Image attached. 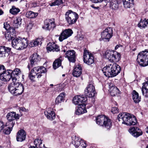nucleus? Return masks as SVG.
<instances>
[{
	"label": "nucleus",
	"instance_id": "6",
	"mask_svg": "<svg viewBox=\"0 0 148 148\" xmlns=\"http://www.w3.org/2000/svg\"><path fill=\"white\" fill-rule=\"evenodd\" d=\"M137 61L142 66H145L148 65V51L147 49H145L138 54Z\"/></svg>",
	"mask_w": 148,
	"mask_h": 148
},
{
	"label": "nucleus",
	"instance_id": "63",
	"mask_svg": "<svg viewBox=\"0 0 148 148\" xmlns=\"http://www.w3.org/2000/svg\"><path fill=\"white\" fill-rule=\"evenodd\" d=\"M90 0L91 1V0Z\"/></svg>",
	"mask_w": 148,
	"mask_h": 148
},
{
	"label": "nucleus",
	"instance_id": "50",
	"mask_svg": "<svg viewBox=\"0 0 148 148\" xmlns=\"http://www.w3.org/2000/svg\"><path fill=\"white\" fill-rule=\"evenodd\" d=\"M103 0H91L94 3H97L99 2H101L103 1Z\"/></svg>",
	"mask_w": 148,
	"mask_h": 148
},
{
	"label": "nucleus",
	"instance_id": "53",
	"mask_svg": "<svg viewBox=\"0 0 148 148\" xmlns=\"http://www.w3.org/2000/svg\"><path fill=\"white\" fill-rule=\"evenodd\" d=\"M3 13V12L0 9V15H2Z\"/></svg>",
	"mask_w": 148,
	"mask_h": 148
},
{
	"label": "nucleus",
	"instance_id": "52",
	"mask_svg": "<svg viewBox=\"0 0 148 148\" xmlns=\"http://www.w3.org/2000/svg\"><path fill=\"white\" fill-rule=\"evenodd\" d=\"M20 110L23 111H25L26 110V109L24 107H21L20 108Z\"/></svg>",
	"mask_w": 148,
	"mask_h": 148
},
{
	"label": "nucleus",
	"instance_id": "24",
	"mask_svg": "<svg viewBox=\"0 0 148 148\" xmlns=\"http://www.w3.org/2000/svg\"><path fill=\"white\" fill-rule=\"evenodd\" d=\"M44 114L47 118L50 120H53L55 118V114L51 108H48L45 111Z\"/></svg>",
	"mask_w": 148,
	"mask_h": 148
},
{
	"label": "nucleus",
	"instance_id": "7",
	"mask_svg": "<svg viewBox=\"0 0 148 148\" xmlns=\"http://www.w3.org/2000/svg\"><path fill=\"white\" fill-rule=\"evenodd\" d=\"M65 19L69 25L75 23L79 18L78 14L71 10H68L65 14Z\"/></svg>",
	"mask_w": 148,
	"mask_h": 148
},
{
	"label": "nucleus",
	"instance_id": "22",
	"mask_svg": "<svg viewBox=\"0 0 148 148\" xmlns=\"http://www.w3.org/2000/svg\"><path fill=\"white\" fill-rule=\"evenodd\" d=\"M11 49L4 46H0V58L8 56L11 51Z\"/></svg>",
	"mask_w": 148,
	"mask_h": 148
},
{
	"label": "nucleus",
	"instance_id": "13",
	"mask_svg": "<svg viewBox=\"0 0 148 148\" xmlns=\"http://www.w3.org/2000/svg\"><path fill=\"white\" fill-rule=\"evenodd\" d=\"M22 19L20 17L17 18L15 19L13 21V25L14 28L11 27L8 31L7 32H10V34L15 36V30L14 28H17L20 26L21 24Z\"/></svg>",
	"mask_w": 148,
	"mask_h": 148
},
{
	"label": "nucleus",
	"instance_id": "4",
	"mask_svg": "<svg viewBox=\"0 0 148 148\" xmlns=\"http://www.w3.org/2000/svg\"><path fill=\"white\" fill-rule=\"evenodd\" d=\"M28 45V42L27 39L25 38H14L12 42V47L19 50L24 49L27 47Z\"/></svg>",
	"mask_w": 148,
	"mask_h": 148
},
{
	"label": "nucleus",
	"instance_id": "9",
	"mask_svg": "<svg viewBox=\"0 0 148 148\" xmlns=\"http://www.w3.org/2000/svg\"><path fill=\"white\" fill-rule=\"evenodd\" d=\"M6 118L8 121L6 123L7 125H9L11 124L12 127H13L15 122L19 118V114H16L13 112H11L7 114Z\"/></svg>",
	"mask_w": 148,
	"mask_h": 148
},
{
	"label": "nucleus",
	"instance_id": "36",
	"mask_svg": "<svg viewBox=\"0 0 148 148\" xmlns=\"http://www.w3.org/2000/svg\"><path fill=\"white\" fill-rule=\"evenodd\" d=\"M62 60L60 58L56 60L53 62V69H56L61 65Z\"/></svg>",
	"mask_w": 148,
	"mask_h": 148
},
{
	"label": "nucleus",
	"instance_id": "20",
	"mask_svg": "<svg viewBox=\"0 0 148 148\" xmlns=\"http://www.w3.org/2000/svg\"><path fill=\"white\" fill-rule=\"evenodd\" d=\"M65 58H67L70 62H75L76 61V55L75 52L73 50H69L65 53Z\"/></svg>",
	"mask_w": 148,
	"mask_h": 148
},
{
	"label": "nucleus",
	"instance_id": "33",
	"mask_svg": "<svg viewBox=\"0 0 148 148\" xmlns=\"http://www.w3.org/2000/svg\"><path fill=\"white\" fill-rule=\"evenodd\" d=\"M109 5L111 9L115 10H117L119 6V4L118 1L115 0L112 1V2H110Z\"/></svg>",
	"mask_w": 148,
	"mask_h": 148
},
{
	"label": "nucleus",
	"instance_id": "29",
	"mask_svg": "<svg viewBox=\"0 0 148 148\" xmlns=\"http://www.w3.org/2000/svg\"><path fill=\"white\" fill-rule=\"evenodd\" d=\"M141 90L143 95L145 97L148 98V82L143 83Z\"/></svg>",
	"mask_w": 148,
	"mask_h": 148
},
{
	"label": "nucleus",
	"instance_id": "39",
	"mask_svg": "<svg viewBox=\"0 0 148 148\" xmlns=\"http://www.w3.org/2000/svg\"><path fill=\"white\" fill-rule=\"evenodd\" d=\"M38 14L37 13H35L31 11H28L26 13V16L27 18H33L36 17Z\"/></svg>",
	"mask_w": 148,
	"mask_h": 148
},
{
	"label": "nucleus",
	"instance_id": "57",
	"mask_svg": "<svg viewBox=\"0 0 148 148\" xmlns=\"http://www.w3.org/2000/svg\"><path fill=\"white\" fill-rule=\"evenodd\" d=\"M2 84V82H0V86H1Z\"/></svg>",
	"mask_w": 148,
	"mask_h": 148
},
{
	"label": "nucleus",
	"instance_id": "58",
	"mask_svg": "<svg viewBox=\"0 0 148 148\" xmlns=\"http://www.w3.org/2000/svg\"><path fill=\"white\" fill-rule=\"evenodd\" d=\"M63 51L64 52V53H65V52L66 53V51L65 49H64Z\"/></svg>",
	"mask_w": 148,
	"mask_h": 148
},
{
	"label": "nucleus",
	"instance_id": "18",
	"mask_svg": "<svg viewBox=\"0 0 148 148\" xmlns=\"http://www.w3.org/2000/svg\"><path fill=\"white\" fill-rule=\"evenodd\" d=\"M129 132L134 137L137 138L143 134L142 130L138 127L134 126L131 127L129 129Z\"/></svg>",
	"mask_w": 148,
	"mask_h": 148
},
{
	"label": "nucleus",
	"instance_id": "25",
	"mask_svg": "<svg viewBox=\"0 0 148 148\" xmlns=\"http://www.w3.org/2000/svg\"><path fill=\"white\" fill-rule=\"evenodd\" d=\"M47 49L48 51L58 52L60 50L59 47L54 42H49L47 46Z\"/></svg>",
	"mask_w": 148,
	"mask_h": 148
},
{
	"label": "nucleus",
	"instance_id": "8",
	"mask_svg": "<svg viewBox=\"0 0 148 148\" xmlns=\"http://www.w3.org/2000/svg\"><path fill=\"white\" fill-rule=\"evenodd\" d=\"M104 56L105 58L112 62H118L121 59V56L120 53L113 51H106Z\"/></svg>",
	"mask_w": 148,
	"mask_h": 148
},
{
	"label": "nucleus",
	"instance_id": "16",
	"mask_svg": "<svg viewBox=\"0 0 148 148\" xmlns=\"http://www.w3.org/2000/svg\"><path fill=\"white\" fill-rule=\"evenodd\" d=\"M40 60L39 56L36 53L33 54L29 58L30 63L27 66L29 70L32 67L33 65L36 64L37 62L39 61Z\"/></svg>",
	"mask_w": 148,
	"mask_h": 148
},
{
	"label": "nucleus",
	"instance_id": "5",
	"mask_svg": "<svg viewBox=\"0 0 148 148\" xmlns=\"http://www.w3.org/2000/svg\"><path fill=\"white\" fill-rule=\"evenodd\" d=\"M46 72V69L43 66L35 67L32 69L29 77L31 80L34 81L35 76H37L38 78H40L42 75V73H44Z\"/></svg>",
	"mask_w": 148,
	"mask_h": 148
},
{
	"label": "nucleus",
	"instance_id": "40",
	"mask_svg": "<svg viewBox=\"0 0 148 148\" xmlns=\"http://www.w3.org/2000/svg\"><path fill=\"white\" fill-rule=\"evenodd\" d=\"M20 11V9L14 6H12V8L10 10V12L13 15L17 14Z\"/></svg>",
	"mask_w": 148,
	"mask_h": 148
},
{
	"label": "nucleus",
	"instance_id": "28",
	"mask_svg": "<svg viewBox=\"0 0 148 148\" xmlns=\"http://www.w3.org/2000/svg\"><path fill=\"white\" fill-rule=\"evenodd\" d=\"M86 105L85 103L78 106V108L76 111V114L79 115L86 113L87 111L85 109Z\"/></svg>",
	"mask_w": 148,
	"mask_h": 148
},
{
	"label": "nucleus",
	"instance_id": "59",
	"mask_svg": "<svg viewBox=\"0 0 148 148\" xmlns=\"http://www.w3.org/2000/svg\"><path fill=\"white\" fill-rule=\"evenodd\" d=\"M50 86H53V84H50Z\"/></svg>",
	"mask_w": 148,
	"mask_h": 148
},
{
	"label": "nucleus",
	"instance_id": "3",
	"mask_svg": "<svg viewBox=\"0 0 148 148\" xmlns=\"http://www.w3.org/2000/svg\"><path fill=\"white\" fill-rule=\"evenodd\" d=\"M117 118L119 121L128 126L134 125L137 123L135 116L128 113H120L118 115Z\"/></svg>",
	"mask_w": 148,
	"mask_h": 148
},
{
	"label": "nucleus",
	"instance_id": "46",
	"mask_svg": "<svg viewBox=\"0 0 148 148\" xmlns=\"http://www.w3.org/2000/svg\"><path fill=\"white\" fill-rule=\"evenodd\" d=\"M119 110L116 107H114L112 108L111 112L113 114L116 113L118 112Z\"/></svg>",
	"mask_w": 148,
	"mask_h": 148
},
{
	"label": "nucleus",
	"instance_id": "41",
	"mask_svg": "<svg viewBox=\"0 0 148 148\" xmlns=\"http://www.w3.org/2000/svg\"><path fill=\"white\" fill-rule=\"evenodd\" d=\"M41 39L40 38H37L34 40H33L31 42L32 47H35L39 45L42 44Z\"/></svg>",
	"mask_w": 148,
	"mask_h": 148
},
{
	"label": "nucleus",
	"instance_id": "51",
	"mask_svg": "<svg viewBox=\"0 0 148 148\" xmlns=\"http://www.w3.org/2000/svg\"><path fill=\"white\" fill-rule=\"evenodd\" d=\"M38 6V4L36 2H34L32 3V7L35 8Z\"/></svg>",
	"mask_w": 148,
	"mask_h": 148
},
{
	"label": "nucleus",
	"instance_id": "47",
	"mask_svg": "<svg viewBox=\"0 0 148 148\" xmlns=\"http://www.w3.org/2000/svg\"><path fill=\"white\" fill-rule=\"evenodd\" d=\"M5 67L3 65H0V75L4 72Z\"/></svg>",
	"mask_w": 148,
	"mask_h": 148
},
{
	"label": "nucleus",
	"instance_id": "56",
	"mask_svg": "<svg viewBox=\"0 0 148 148\" xmlns=\"http://www.w3.org/2000/svg\"><path fill=\"white\" fill-rule=\"evenodd\" d=\"M29 148H37L34 146H31L29 147Z\"/></svg>",
	"mask_w": 148,
	"mask_h": 148
},
{
	"label": "nucleus",
	"instance_id": "23",
	"mask_svg": "<svg viewBox=\"0 0 148 148\" xmlns=\"http://www.w3.org/2000/svg\"><path fill=\"white\" fill-rule=\"evenodd\" d=\"M26 136V132L23 130H19L17 133L16 139L17 141L22 142L25 140Z\"/></svg>",
	"mask_w": 148,
	"mask_h": 148
},
{
	"label": "nucleus",
	"instance_id": "10",
	"mask_svg": "<svg viewBox=\"0 0 148 148\" xmlns=\"http://www.w3.org/2000/svg\"><path fill=\"white\" fill-rule=\"evenodd\" d=\"M83 61L88 65H90L94 63V58L92 55L86 49L84 50Z\"/></svg>",
	"mask_w": 148,
	"mask_h": 148
},
{
	"label": "nucleus",
	"instance_id": "30",
	"mask_svg": "<svg viewBox=\"0 0 148 148\" xmlns=\"http://www.w3.org/2000/svg\"><path fill=\"white\" fill-rule=\"evenodd\" d=\"M132 95L133 99L135 103H138L140 101V97L139 96L138 93L135 90L133 91Z\"/></svg>",
	"mask_w": 148,
	"mask_h": 148
},
{
	"label": "nucleus",
	"instance_id": "62",
	"mask_svg": "<svg viewBox=\"0 0 148 148\" xmlns=\"http://www.w3.org/2000/svg\"><path fill=\"white\" fill-rule=\"evenodd\" d=\"M146 148H148V145L146 147Z\"/></svg>",
	"mask_w": 148,
	"mask_h": 148
},
{
	"label": "nucleus",
	"instance_id": "61",
	"mask_svg": "<svg viewBox=\"0 0 148 148\" xmlns=\"http://www.w3.org/2000/svg\"><path fill=\"white\" fill-rule=\"evenodd\" d=\"M115 102V103H116V106H117V103H116V102Z\"/></svg>",
	"mask_w": 148,
	"mask_h": 148
},
{
	"label": "nucleus",
	"instance_id": "1",
	"mask_svg": "<svg viewBox=\"0 0 148 148\" xmlns=\"http://www.w3.org/2000/svg\"><path fill=\"white\" fill-rule=\"evenodd\" d=\"M21 73V70L18 69H15L13 71H12V82L8 87V89L10 92L15 96L21 95L24 91V87L23 84L16 82Z\"/></svg>",
	"mask_w": 148,
	"mask_h": 148
},
{
	"label": "nucleus",
	"instance_id": "49",
	"mask_svg": "<svg viewBox=\"0 0 148 148\" xmlns=\"http://www.w3.org/2000/svg\"><path fill=\"white\" fill-rule=\"evenodd\" d=\"M4 125L3 122L1 121H0V132L2 130H3Z\"/></svg>",
	"mask_w": 148,
	"mask_h": 148
},
{
	"label": "nucleus",
	"instance_id": "55",
	"mask_svg": "<svg viewBox=\"0 0 148 148\" xmlns=\"http://www.w3.org/2000/svg\"><path fill=\"white\" fill-rule=\"evenodd\" d=\"M119 47V46L118 45H117L116 46L115 48V49H117Z\"/></svg>",
	"mask_w": 148,
	"mask_h": 148
},
{
	"label": "nucleus",
	"instance_id": "37",
	"mask_svg": "<svg viewBox=\"0 0 148 148\" xmlns=\"http://www.w3.org/2000/svg\"><path fill=\"white\" fill-rule=\"evenodd\" d=\"M148 25V19H145L144 20H141L138 24V27L140 28H145Z\"/></svg>",
	"mask_w": 148,
	"mask_h": 148
},
{
	"label": "nucleus",
	"instance_id": "17",
	"mask_svg": "<svg viewBox=\"0 0 148 148\" xmlns=\"http://www.w3.org/2000/svg\"><path fill=\"white\" fill-rule=\"evenodd\" d=\"M72 144L76 148H85L86 144L85 141L83 140L75 138L74 139H73Z\"/></svg>",
	"mask_w": 148,
	"mask_h": 148
},
{
	"label": "nucleus",
	"instance_id": "34",
	"mask_svg": "<svg viewBox=\"0 0 148 148\" xmlns=\"http://www.w3.org/2000/svg\"><path fill=\"white\" fill-rule=\"evenodd\" d=\"M65 95V94L64 92H62L60 94L56 99L55 103L56 104H58L62 102L63 101Z\"/></svg>",
	"mask_w": 148,
	"mask_h": 148
},
{
	"label": "nucleus",
	"instance_id": "48",
	"mask_svg": "<svg viewBox=\"0 0 148 148\" xmlns=\"http://www.w3.org/2000/svg\"><path fill=\"white\" fill-rule=\"evenodd\" d=\"M33 25L32 24V23H29L26 26V29L27 31H29L30 30H31L32 27Z\"/></svg>",
	"mask_w": 148,
	"mask_h": 148
},
{
	"label": "nucleus",
	"instance_id": "43",
	"mask_svg": "<svg viewBox=\"0 0 148 148\" xmlns=\"http://www.w3.org/2000/svg\"><path fill=\"white\" fill-rule=\"evenodd\" d=\"M14 36L10 34V32H7L5 34V37L8 41L12 40L14 38Z\"/></svg>",
	"mask_w": 148,
	"mask_h": 148
},
{
	"label": "nucleus",
	"instance_id": "15",
	"mask_svg": "<svg viewBox=\"0 0 148 148\" xmlns=\"http://www.w3.org/2000/svg\"><path fill=\"white\" fill-rule=\"evenodd\" d=\"M87 100V98L84 95H77L74 97L73 101L74 104L79 106L85 103Z\"/></svg>",
	"mask_w": 148,
	"mask_h": 148
},
{
	"label": "nucleus",
	"instance_id": "42",
	"mask_svg": "<svg viewBox=\"0 0 148 148\" xmlns=\"http://www.w3.org/2000/svg\"><path fill=\"white\" fill-rule=\"evenodd\" d=\"M133 1H126V0H123V2L124 7L126 8H129L130 6V4Z\"/></svg>",
	"mask_w": 148,
	"mask_h": 148
},
{
	"label": "nucleus",
	"instance_id": "38",
	"mask_svg": "<svg viewBox=\"0 0 148 148\" xmlns=\"http://www.w3.org/2000/svg\"><path fill=\"white\" fill-rule=\"evenodd\" d=\"M34 144L35 145V147L37 148H42L44 147L45 145L42 144V141L40 139H36L34 141Z\"/></svg>",
	"mask_w": 148,
	"mask_h": 148
},
{
	"label": "nucleus",
	"instance_id": "27",
	"mask_svg": "<svg viewBox=\"0 0 148 148\" xmlns=\"http://www.w3.org/2000/svg\"><path fill=\"white\" fill-rule=\"evenodd\" d=\"M112 121L108 117H106L104 121L102 126L105 127L107 130H109L112 127Z\"/></svg>",
	"mask_w": 148,
	"mask_h": 148
},
{
	"label": "nucleus",
	"instance_id": "2",
	"mask_svg": "<svg viewBox=\"0 0 148 148\" xmlns=\"http://www.w3.org/2000/svg\"><path fill=\"white\" fill-rule=\"evenodd\" d=\"M121 71L120 66L115 63L107 65L102 70L104 75L108 77L116 76L120 73Z\"/></svg>",
	"mask_w": 148,
	"mask_h": 148
},
{
	"label": "nucleus",
	"instance_id": "11",
	"mask_svg": "<svg viewBox=\"0 0 148 148\" xmlns=\"http://www.w3.org/2000/svg\"><path fill=\"white\" fill-rule=\"evenodd\" d=\"M113 35V30L112 27H108L101 34V37L105 41H108Z\"/></svg>",
	"mask_w": 148,
	"mask_h": 148
},
{
	"label": "nucleus",
	"instance_id": "14",
	"mask_svg": "<svg viewBox=\"0 0 148 148\" xmlns=\"http://www.w3.org/2000/svg\"><path fill=\"white\" fill-rule=\"evenodd\" d=\"M12 71L11 70H8L7 71L5 69L4 70V72L0 75V79L4 82L9 81L12 78Z\"/></svg>",
	"mask_w": 148,
	"mask_h": 148
},
{
	"label": "nucleus",
	"instance_id": "44",
	"mask_svg": "<svg viewBox=\"0 0 148 148\" xmlns=\"http://www.w3.org/2000/svg\"><path fill=\"white\" fill-rule=\"evenodd\" d=\"M63 3L62 0H56L50 4L51 6L59 5Z\"/></svg>",
	"mask_w": 148,
	"mask_h": 148
},
{
	"label": "nucleus",
	"instance_id": "35",
	"mask_svg": "<svg viewBox=\"0 0 148 148\" xmlns=\"http://www.w3.org/2000/svg\"><path fill=\"white\" fill-rule=\"evenodd\" d=\"M12 125L10 124V125H7L6 123L4 125L3 132L4 133L6 134H9L11 131L12 130Z\"/></svg>",
	"mask_w": 148,
	"mask_h": 148
},
{
	"label": "nucleus",
	"instance_id": "31",
	"mask_svg": "<svg viewBox=\"0 0 148 148\" xmlns=\"http://www.w3.org/2000/svg\"><path fill=\"white\" fill-rule=\"evenodd\" d=\"M106 117L105 116L102 115L98 116L96 119L97 124L102 126Z\"/></svg>",
	"mask_w": 148,
	"mask_h": 148
},
{
	"label": "nucleus",
	"instance_id": "60",
	"mask_svg": "<svg viewBox=\"0 0 148 148\" xmlns=\"http://www.w3.org/2000/svg\"><path fill=\"white\" fill-rule=\"evenodd\" d=\"M65 76V74H63V75H62V76L63 77H64V76Z\"/></svg>",
	"mask_w": 148,
	"mask_h": 148
},
{
	"label": "nucleus",
	"instance_id": "12",
	"mask_svg": "<svg viewBox=\"0 0 148 148\" xmlns=\"http://www.w3.org/2000/svg\"><path fill=\"white\" fill-rule=\"evenodd\" d=\"M56 26V24L55 23L54 19H46L44 21V25L42 28L46 30L50 31L53 29Z\"/></svg>",
	"mask_w": 148,
	"mask_h": 148
},
{
	"label": "nucleus",
	"instance_id": "32",
	"mask_svg": "<svg viewBox=\"0 0 148 148\" xmlns=\"http://www.w3.org/2000/svg\"><path fill=\"white\" fill-rule=\"evenodd\" d=\"M109 91H110V94L112 96H115L120 92L119 90L116 87L112 86L110 88Z\"/></svg>",
	"mask_w": 148,
	"mask_h": 148
},
{
	"label": "nucleus",
	"instance_id": "26",
	"mask_svg": "<svg viewBox=\"0 0 148 148\" xmlns=\"http://www.w3.org/2000/svg\"><path fill=\"white\" fill-rule=\"evenodd\" d=\"M82 73V67L79 65H76L73 70V75L74 77H79Z\"/></svg>",
	"mask_w": 148,
	"mask_h": 148
},
{
	"label": "nucleus",
	"instance_id": "19",
	"mask_svg": "<svg viewBox=\"0 0 148 148\" xmlns=\"http://www.w3.org/2000/svg\"><path fill=\"white\" fill-rule=\"evenodd\" d=\"M85 93L89 97H93L95 96L96 92L93 84H88L85 90Z\"/></svg>",
	"mask_w": 148,
	"mask_h": 148
},
{
	"label": "nucleus",
	"instance_id": "45",
	"mask_svg": "<svg viewBox=\"0 0 148 148\" xmlns=\"http://www.w3.org/2000/svg\"><path fill=\"white\" fill-rule=\"evenodd\" d=\"M3 27L7 31L11 27L9 25V23L8 22L4 23L3 24Z\"/></svg>",
	"mask_w": 148,
	"mask_h": 148
},
{
	"label": "nucleus",
	"instance_id": "54",
	"mask_svg": "<svg viewBox=\"0 0 148 148\" xmlns=\"http://www.w3.org/2000/svg\"><path fill=\"white\" fill-rule=\"evenodd\" d=\"M145 131L146 133H148V127H147L145 128Z\"/></svg>",
	"mask_w": 148,
	"mask_h": 148
},
{
	"label": "nucleus",
	"instance_id": "21",
	"mask_svg": "<svg viewBox=\"0 0 148 148\" xmlns=\"http://www.w3.org/2000/svg\"><path fill=\"white\" fill-rule=\"evenodd\" d=\"M73 33L72 30L70 29H66L62 32L59 36V39L60 41L67 38Z\"/></svg>",
	"mask_w": 148,
	"mask_h": 148
}]
</instances>
